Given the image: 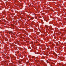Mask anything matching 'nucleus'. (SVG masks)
<instances>
[{
	"instance_id": "f257e3e1",
	"label": "nucleus",
	"mask_w": 66,
	"mask_h": 66,
	"mask_svg": "<svg viewBox=\"0 0 66 66\" xmlns=\"http://www.w3.org/2000/svg\"><path fill=\"white\" fill-rule=\"evenodd\" d=\"M19 63H20V62H19Z\"/></svg>"
},
{
	"instance_id": "f03ea898",
	"label": "nucleus",
	"mask_w": 66,
	"mask_h": 66,
	"mask_svg": "<svg viewBox=\"0 0 66 66\" xmlns=\"http://www.w3.org/2000/svg\"><path fill=\"white\" fill-rule=\"evenodd\" d=\"M47 62L48 63V62Z\"/></svg>"
}]
</instances>
